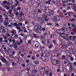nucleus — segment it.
I'll use <instances>...</instances> for the list:
<instances>
[{"label": "nucleus", "instance_id": "1", "mask_svg": "<svg viewBox=\"0 0 76 76\" xmlns=\"http://www.w3.org/2000/svg\"><path fill=\"white\" fill-rule=\"evenodd\" d=\"M46 10L48 11H49V13H48L47 12V13H45L43 15V18H44L45 20V21L46 22H48L49 19L47 17V16H50V15H54V11L50 10Z\"/></svg>", "mask_w": 76, "mask_h": 76}, {"label": "nucleus", "instance_id": "2", "mask_svg": "<svg viewBox=\"0 0 76 76\" xmlns=\"http://www.w3.org/2000/svg\"><path fill=\"white\" fill-rule=\"evenodd\" d=\"M42 28L40 26H34V29L37 32L39 33V31H41Z\"/></svg>", "mask_w": 76, "mask_h": 76}, {"label": "nucleus", "instance_id": "3", "mask_svg": "<svg viewBox=\"0 0 76 76\" xmlns=\"http://www.w3.org/2000/svg\"><path fill=\"white\" fill-rule=\"evenodd\" d=\"M53 21H55V22H57L60 20V17L58 16L57 15L53 18L52 19Z\"/></svg>", "mask_w": 76, "mask_h": 76}, {"label": "nucleus", "instance_id": "4", "mask_svg": "<svg viewBox=\"0 0 76 76\" xmlns=\"http://www.w3.org/2000/svg\"><path fill=\"white\" fill-rule=\"evenodd\" d=\"M52 63L54 65H55L56 66L57 64H58V60L57 59H54L53 61H52Z\"/></svg>", "mask_w": 76, "mask_h": 76}, {"label": "nucleus", "instance_id": "5", "mask_svg": "<svg viewBox=\"0 0 76 76\" xmlns=\"http://www.w3.org/2000/svg\"><path fill=\"white\" fill-rule=\"evenodd\" d=\"M35 46V47H36V48L39 47H40V44L39 42H36L35 43V44L34 43L33 44V46Z\"/></svg>", "mask_w": 76, "mask_h": 76}, {"label": "nucleus", "instance_id": "6", "mask_svg": "<svg viewBox=\"0 0 76 76\" xmlns=\"http://www.w3.org/2000/svg\"><path fill=\"white\" fill-rule=\"evenodd\" d=\"M67 28H66V27H63L61 29H60L58 31V32H61L60 31H64H64H66V30H67Z\"/></svg>", "mask_w": 76, "mask_h": 76}, {"label": "nucleus", "instance_id": "7", "mask_svg": "<svg viewBox=\"0 0 76 76\" xmlns=\"http://www.w3.org/2000/svg\"><path fill=\"white\" fill-rule=\"evenodd\" d=\"M1 60L3 62V63H6L7 60L5 59L3 56H1V58H0Z\"/></svg>", "mask_w": 76, "mask_h": 76}, {"label": "nucleus", "instance_id": "8", "mask_svg": "<svg viewBox=\"0 0 76 76\" xmlns=\"http://www.w3.org/2000/svg\"><path fill=\"white\" fill-rule=\"evenodd\" d=\"M45 69L42 67V68L40 69V72H41L42 74H43V73H44V72H45Z\"/></svg>", "mask_w": 76, "mask_h": 76}, {"label": "nucleus", "instance_id": "9", "mask_svg": "<svg viewBox=\"0 0 76 76\" xmlns=\"http://www.w3.org/2000/svg\"><path fill=\"white\" fill-rule=\"evenodd\" d=\"M50 42L49 41V40L47 39L45 41V45H48L50 44Z\"/></svg>", "mask_w": 76, "mask_h": 76}, {"label": "nucleus", "instance_id": "10", "mask_svg": "<svg viewBox=\"0 0 76 76\" xmlns=\"http://www.w3.org/2000/svg\"><path fill=\"white\" fill-rule=\"evenodd\" d=\"M39 21L40 23H43L44 22V19L42 18H39Z\"/></svg>", "mask_w": 76, "mask_h": 76}, {"label": "nucleus", "instance_id": "11", "mask_svg": "<svg viewBox=\"0 0 76 76\" xmlns=\"http://www.w3.org/2000/svg\"><path fill=\"white\" fill-rule=\"evenodd\" d=\"M59 36L60 37L62 38L63 39H64V38H65V36H64V34H59Z\"/></svg>", "mask_w": 76, "mask_h": 76}, {"label": "nucleus", "instance_id": "12", "mask_svg": "<svg viewBox=\"0 0 76 76\" xmlns=\"http://www.w3.org/2000/svg\"><path fill=\"white\" fill-rule=\"evenodd\" d=\"M41 59L42 60L44 61H47V59L45 58V57L43 56L42 58Z\"/></svg>", "mask_w": 76, "mask_h": 76}, {"label": "nucleus", "instance_id": "13", "mask_svg": "<svg viewBox=\"0 0 76 76\" xmlns=\"http://www.w3.org/2000/svg\"><path fill=\"white\" fill-rule=\"evenodd\" d=\"M11 33L12 34H16V31L15 30L13 29L12 30Z\"/></svg>", "mask_w": 76, "mask_h": 76}, {"label": "nucleus", "instance_id": "14", "mask_svg": "<svg viewBox=\"0 0 76 76\" xmlns=\"http://www.w3.org/2000/svg\"><path fill=\"white\" fill-rule=\"evenodd\" d=\"M6 36H7V37H10V34L9 33H6L5 34Z\"/></svg>", "mask_w": 76, "mask_h": 76}, {"label": "nucleus", "instance_id": "15", "mask_svg": "<svg viewBox=\"0 0 76 76\" xmlns=\"http://www.w3.org/2000/svg\"><path fill=\"white\" fill-rule=\"evenodd\" d=\"M61 47L62 48H65V47H67V45L66 44H64L62 45Z\"/></svg>", "mask_w": 76, "mask_h": 76}, {"label": "nucleus", "instance_id": "16", "mask_svg": "<svg viewBox=\"0 0 76 76\" xmlns=\"http://www.w3.org/2000/svg\"><path fill=\"white\" fill-rule=\"evenodd\" d=\"M5 7L6 8V9H7V10H9V9H10V7L7 6V5H5Z\"/></svg>", "mask_w": 76, "mask_h": 76}, {"label": "nucleus", "instance_id": "17", "mask_svg": "<svg viewBox=\"0 0 76 76\" xmlns=\"http://www.w3.org/2000/svg\"><path fill=\"white\" fill-rule=\"evenodd\" d=\"M13 47L15 49H16L17 48H18V46L16 45H13Z\"/></svg>", "mask_w": 76, "mask_h": 76}, {"label": "nucleus", "instance_id": "18", "mask_svg": "<svg viewBox=\"0 0 76 76\" xmlns=\"http://www.w3.org/2000/svg\"><path fill=\"white\" fill-rule=\"evenodd\" d=\"M33 38H37V34H33Z\"/></svg>", "mask_w": 76, "mask_h": 76}, {"label": "nucleus", "instance_id": "19", "mask_svg": "<svg viewBox=\"0 0 76 76\" xmlns=\"http://www.w3.org/2000/svg\"><path fill=\"white\" fill-rule=\"evenodd\" d=\"M76 19L75 18H73L72 19H71L69 20L71 22H73V21H75Z\"/></svg>", "mask_w": 76, "mask_h": 76}, {"label": "nucleus", "instance_id": "20", "mask_svg": "<svg viewBox=\"0 0 76 76\" xmlns=\"http://www.w3.org/2000/svg\"><path fill=\"white\" fill-rule=\"evenodd\" d=\"M8 40L10 41V42H12V39L11 37L8 38Z\"/></svg>", "mask_w": 76, "mask_h": 76}, {"label": "nucleus", "instance_id": "21", "mask_svg": "<svg viewBox=\"0 0 76 76\" xmlns=\"http://www.w3.org/2000/svg\"><path fill=\"white\" fill-rule=\"evenodd\" d=\"M4 25L6 26H7L9 25V23L8 22H5L4 23Z\"/></svg>", "mask_w": 76, "mask_h": 76}, {"label": "nucleus", "instance_id": "22", "mask_svg": "<svg viewBox=\"0 0 76 76\" xmlns=\"http://www.w3.org/2000/svg\"><path fill=\"white\" fill-rule=\"evenodd\" d=\"M23 16V14L22 13V12H21L20 13V17H22Z\"/></svg>", "mask_w": 76, "mask_h": 76}, {"label": "nucleus", "instance_id": "23", "mask_svg": "<svg viewBox=\"0 0 76 76\" xmlns=\"http://www.w3.org/2000/svg\"><path fill=\"white\" fill-rule=\"evenodd\" d=\"M58 53V50H55L54 52V53L55 54H57V53Z\"/></svg>", "mask_w": 76, "mask_h": 76}, {"label": "nucleus", "instance_id": "24", "mask_svg": "<svg viewBox=\"0 0 76 76\" xmlns=\"http://www.w3.org/2000/svg\"><path fill=\"white\" fill-rule=\"evenodd\" d=\"M73 9L75 11H76V7L75 6H74L73 7Z\"/></svg>", "mask_w": 76, "mask_h": 76}, {"label": "nucleus", "instance_id": "25", "mask_svg": "<svg viewBox=\"0 0 76 76\" xmlns=\"http://www.w3.org/2000/svg\"><path fill=\"white\" fill-rule=\"evenodd\" d=\"M59 17L61 18H64V16L63 15H62L61 14H60V15H59Z\"/></svg>", "mask_w": 76, "mask_h": 76}, {"label": "nucleus", "instance_id": "26", "mask_svg": "<svg viewBox=\"0 0 76 76\" xmlns=\"http://www.w3.org/2000/svg\"><path fill=\"white\" fill-rule=\"evenodd\" d=\"M62 58L63 60H64V59H65V58H66V56H62Z\"/></svg>", "mask_w": 76, "mask_h": 76}, {"label": "nucleus", "instance_id": "27", "mask_svg": "<svg viewBox=\"0 0 76 76\" xmlns=\"http://www.w3.org/2000/svg\"><path fill=\"white\" fill-rule=\"evenodd\" d=\"M13 15V13L12 12H10L9 14V15L10 16H12Z\"/></svg>", "mask_w": 76, "mask_h": 76}, {"label": "nucleus", "instance_id": "28", "mask_svg": "<svg viewBox=\"0 0 76 76\" xmlns=\"http://www.w3.org/2000/svg\"><path fill=\"white\" fill-rule=\"evenodd\" d=\"M31 58L32 60H35V56H32L31 57Z\"/></svg>", "mask_w": 76, "mask_h": 76}, {"label": "nucleus", "instance_id": "29", "mask_svg": "<svg viewBox=\"0 0 76 76\" xmlns=\"http://www.w3.org/2000/svg\"><path fill=\"white\" fill-rule=\"evenodd\" d=\"M39 63V61H35V64H38Z\"/></svg>", "mask_w": 76, "mask_h": 76}, {"label": "nucleus", "instance_id": "30", "mask_svg": "<svg viewBox=\"0 0 76 76\" xmlns=\"http://www.w3.org/2000/svg\"><path fill=\"white\" fill-rule=\"evenodd\" d=\"M27 58H31V55H28L27 56Z\"/></svg>", "mask_w": 76, "mask_h": 76}, {"label": "nucleus", "instance_id": "31", "mask_svg": "<svg viewBox=\"0 0 76 76\" xmlns=\"http://www.w3.org/2000/svg\"><path fill=\"white\" fill-rule=\"evenodd\" d=\"M2 16H1V15H0V19H1V20H2V21H3V19H2Z\"/></svg>", "mask_w": 76, "mask_h": 76}, {"label": "nucleus", "instance_id": "32", "mask_svg": "<svg viewBox=\"0 0 76 76\" xmlns=\"http://www.w3.org/2000/svg\"><path fill=\"white\" fill-rule=\"evenodd\" d=\"M29 53L30 54H31L32 55V51L31 50H30L29 51Z\"/></svg>", "mask_w": 76, "mask_h": 76}, {"label": "nucleus", "instance_id": "33", "mask_svg": "<svg viewBox=\"0 0 76 76\" xmlns=\"http://www.w3.org/2000/svg\"><path fill=\"white\" fill-rule=\"evenodd\" d=\"M4 39H7V37L6 36H4Z\"/></svg>", "mask_w": 76, "mask_h": 76}, {"label": "nucleus", "instance_id": "34", "mask_svg": "<svg viewBox=\"0 0 76 76\" xmlns=\"http://www.w3.org/2000/svg\"><path fill=\"white\" fill-rule=\"evenodd\" d=\"M28 44H31V40H28Z\"/></svg>", "mask_w": 76, "mask_h": 76}, {"label": "nucleus", "instance_id": "35", "mask_svg": "<svg viewBox=\"0 0 76 76\" xmlns=\"http://www.w3.org/2000/svg\"><path fill=\"white\" fill-rule=\"evenodd\" d=\"M43 76H48V74H44L43 75Z\"/></svg>", "mask_w": 76, "mask_h": 76}, {"label": "nucleus", "instance_id": "36", "mask_svg": "<svg viewBox=\"0 0 76 76\" xmlns=\"http://www.w3.org/2000/svg\"><path fill=\"white\" fill-rule=\"evenodd\" d=\"M32 3L30 2L29 3L28 5L29 6H32Z\"/></svg>", "mask_w": 76, "mask_h": 76}, {"label": "nucleus", "instance_id": "37", "mask_svg": "<svg viewBox=\"0 0 76 76\" xmlns=\"http://www.w3.org/2000/svg\"><path fill=\"white\" fill-rule=\"evenodd\" d=\"M55 25H56V26H58V25H59V24H58L57 23H55Z\"/></svg>", "mask_w": 76, "mask_h": 76}, {"label": "nucleus", "instance_id": "38", "mask_svg": "<svg viewBox=\"0 0 76 76\" xmlns=\"http://www.w3.org/2000/svg\"><path fill=\"white\" fill-rule=\"evenodd\" d=\"M47 25H50V26H51L52 25V24L50 23H47Z\"/></svg>", "mask_w": 76, "mask_h": 76}, {"label": "nucleus", "instance_id": "39", "mask_svg": "<svg viewBox=\"0 0 76 76\" xmlns=\"http://www.w3.org/2000/svg\"><path fill=\"white\" fill-rule=\"evenodd\" d=\"M36 57L37 58H39V54H37Z\"/></svg>", "mask_w": 76, "mask_h": 76}, {"label": "nucleus", "instance_id": "40", "mask_svg": "<svg viewBox=\"0 0 76 76\" xmlns=\"http://www.w3.org/2000/svg\"><path fill=\"white\" fill-rule=\"evenodd\" d=\"M17 45H20V42H18V43H17Z\"/></svg>", "mask_w": 76, "mask_h": 76}, {"label": "nucleus", "instance_id": "41", "mask_svg": "<svg viewBox=\"0 0 76 76\" xmlns=\"http://www.w3.org/2000/svg\"><path fill=\"white\" fill-rule=\"evenodd\" d=\"M16 28H17V29H19L20 28V27L16 26Z\"/></svg>", "mask_w": 76, "mask_h": 76}, {"label": "nucleus", "instance_id": "42", "mask_svg": "<svg viewBox=\"0 0 76 76\" xmlns=\"http://www.w3.org/2000/svg\"><path fill=\"white\" fill-rule=\"evenodd\" d=\"M4 28L3 27H1L0 28V30H2V29H4Z\"/></svg>", "mask_w": 76, "mask_h": 76}, {"label": "nucleus", "instance_id": "43", "mask_svg": "<svg viewBox=\"0 0 76 76\" xmlns=\"http://www.w3.org/2000/svg\"><path fill=\"white\" fill-rule=\"evenodd\" d=\"M22 66L23 67H25V64H23Z\"/></svg>", "mask_w": 76, "mask_h": 76}, {"label": "nucleus", "instance_id": "44", "mask_svg": "<svg viewBox=\"0 0 76 76\" xmlns=\"http://www.w3.org/2000/svg\"><path fill=\"white\" fill-rule=\"evenodd\" d=\"M26 63H29V60L28 59L26 61Z\"/></svg>", "mask_w": 76, "mask_h": 76}, {"label": "nucleus", "instance_id": "45", "mask_svg": "<svg viewBox=\"0 0 76 76\" xmlns=\"http://www.w3.org/2000/svg\"><path fill=\"white\" fill-rule=\"evenodd\" d=\"M20 9H21V8H20V7H18L17 8V10H20Z\"/></svg>", "mask_w": 76, "mask_h": 76}, {"label": "nucleus", "instance_id": "46", "mask_svg": "<svg viewBox=\"0 0 76 76\" xmlns=\"http://www.w3.org/2000/svg\"><path fill=\"white\" fill-rule=\"evenodd\" d=\"M15 14L17 16H18L19 15V13H18V12H16Z\"/></svg>", "mask_w": 76, "mask_h": 76}, {"label": "nucleus", "instance_id": "47", "mask_svg": "<svg viewBox=\"0 0 76 76\" xmlns=\"http://www.w3.org/2000/svg\"><path fill=\"white\" fill-rule=\"evenodd\" d=\"M53 44H56V42L55 41V40H53Z\"/></svg>", "mask_w": 76, "mask_h": 76}, {"label": "nucleus", "instance_id": "48", "mask_svg": "<svg viewBox=\"0 0 76 76\" xmlns=\"http://www.w3.org/2000/svg\"><path fill=\"white\" fill-rule=\"evenodd\" d=\"M46 3H47V4H50V2H49L48 1H47L46 2Z\"/></svg>", "mask_w": 76, "mask_h": 76}, {"label": "nucleus", "instance_id": "49", "mask_svg": "<svg viewBox=\"0 0 76 76\" xmlns=\"http://www.w3.org/2000/svg\"><path fill=\"white\" fill-rule=\"evenodd\" d=\"M69 38L70 39H72V36H69Z\"/></svg>", "mask_w": 76, "mask_h": 76}, {"label": "nucleus", "instance_id": "50", "mask_svg": "<svg viewBox=\"0 0 76 76\" xmlns=\"http://www.w3.org/2000/svg\"><path fill=\"white\" fill-rule=\"evenodd\" d=\"M19 26H22V23H19Z\"/></svg>", "mask_w": 76, "mask_h": 76}, {"label": "nucleus", "instance_id": "51", "mask_svg": "<svg viewBox=\"0 0 76 76\" xmlns=\"http://www.w3.org/2000/svg\"><path fill=\"white\" fill-rule=\"evenodd\" d=\"M42 31H45V29L44 28H42Z\"/></svg>", "mask_w": 76, "mask_h": 76}, {"label": "nucleus", "instance_id": "52", "mask_svg": "<svg viewBox=\"0 0 76 76\" xmlns=\"http://www.w3.org/2000/svg\"><path fill=\"white\" fill-rule=\"evenodd\" d=\"M4 42H6L7 43V42H8V40H4Z\"/></svg>", "mask_w": 76, "mask_h": 76}, {"label": "nucleus", "instance_id": "53", "mask_svg": "<svg viewBox=\"0 0 76 76\" xmlns=\"http://www.w3.org/2000/svg\"><path fill=\"white\" fill-rule=\"evenodd\" d=\"M57 72H61V70L60 69H57Z\"/></svg>", "mask_w": 76, "mask_h": 76}, {"label": "nucleus", "instance_id": "54", "mask_svg": "<svg viewBox=\"0 0 76 76\" xmlns=\"http://www.w3.org/2000/svg\"><path fill=\"white\" fill-rule=\"evenodd\" d=\"M58 13H61V11H60V10H59L58 11Z\"/></svg>", "mask_w": 76, "mask_h": 76}, {"label": "nucleus", "instance_id": "55", "mask_svg": "<svg viewBox=\"0 0 76 76\" xmlns=\"http://www.w3.org/2000/svg\"><path fill=\"white\" fill-rule=\"evenodd\" d=\"M20 56L23 57H24V55L23 54H20Z\"/></svg>", "mask_w": 76, "mask_h": 76}, {"label": "nucleus", "instance_id": "56", "mask_svg": "<svg viewBox=\"0 0 76 76\" xmlns=\"http://www.w3.org/2000/svg\"><path fill=\"white\" fill-rule=\"evenodd\" d=\"M20 35H21V37H23V36L24 35V34L22 33H21L20 34Z\"/></svg>", "mask_w": 76, "mask_h": 76}, {"label": "nucleus", "instance_id": "57", "mask_svg": "<svg viewBox=\"0 0 76 76\" xmlns=\"http://www.w3.org/2000/svg\"><path fill=\"white\" fill-rule=\"evenodd\" d=\"M56 3H57V4H59V3H60V1H56Z\"/></svg>", "mask_w": 76, "mask_h": 76}, {"label": "nucleus", "instance_id": "58", "mask_svg": "<svg viewBox=\"0 0 76 76\" xmlns=\"http://www.w3.org/2000/svg\"><path fill=\"white\" fill-rule=\"evenodd\" d=\"M16 64H15V63L14 62H13L12 63V66H15Z\"/></svg>", "mask_w": 76, "mask_h": 76}, {"label": "nucleus", "instance_id": "59", "mask_svg": "<svg viewBox=\"0 0 76 76\" xmlns=\"http://www.w3.org/2000/svg\"><path fill=\"white\" fill-rule=\"evenodd\" d=\"M68 26H70V23H68Z\"/></svg>", "mask_w": 76, "mask_h": 76}, {"label": "nucleus", "instance_id": "60", "mask_svg": "<svg viewBox=\"0 0 76 76\" xmlns=\"http://www.w3.org/2000/svg\"><path fill=\"white\" fill-rule=\"evenodd\" d=\"M38 72V70H37V69L34 70V72Z\"/></svg>", "mask_w": 76, "mask_h": 76}, {"label": "nucleus", "instance_id": "61", "mask_svg": "<svg viewBox=\"0 0 76 76\" xmlns=\"http://www.w3.org/2000/svg\"><path fill=\"white\" fill-rule=\"evenodd\" d=\"M42 43L43 44H45V41H42Z\"/></svg>", "mask_w": 76, "mask_h": 76}, {"label": "nucleus", "instance_id": "62", "mask_svg": "<svg viewBox=\"0 0 76 76\" xmlns=\"http://www.w3.org/2000/svg\"><path fill=\"white\" fill-rule=\"evenodd\" d=\"M15 37L17 38V37H18V35L15 34Z\"/></svg>", "mask_w": 76, "mask_h": 76}, {"label": "nucleus", "instance_id": "63", "mask_svg": "<svg viewBox=\"0 0 76 76\" xmlns=\"http://www.w3.org/2000/svg\"><path fill=\"white\" fill-rule=\"evenodd\" d=\"M50 76H53V74H52V73H50V74H49V75Z\"/></svg>", "mask_w": 76, "mask_h": 76}, {"label": "nucleus", "instance_id": "64", "mask_svg": "<svg viewBox=\"0 0 76 76\" xmlns=\"http://www.w3.org/2000/svg\"><path fill=\"white\" fill-rule=\"evenodd\" d=\"M74 66H76V62H75L73 64Z\"/></svg>", "mask_w": 76, "mask_h": 76}]
</instances>
